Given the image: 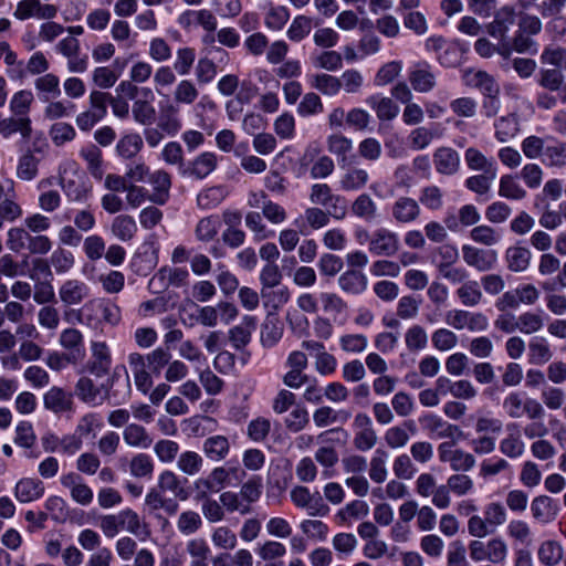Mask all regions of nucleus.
<instances>
[{
  "mask_svg": "<svg viewBox=\"0 0 566 566\" xmlns=\"http://www.w3.org/2000/svg\"><path fill=\"white\" fill-rule=\"evenodd\" d=\"M536 83L542 88L535 98L539 109L551 111L558 102L566 104V76L563 71L542 67L537 73Z\"/></svg>",
  "mask_w": 566,
  "mask_h": 566,
  "instance_id": "obj_1",
  "label": "nucleus"
},
{
  "mask_svg": "<svg viewBox=\"0 0 566 566\" xmlns=\"http://www.w3.org/2000/svg\"><path fill=\"white\" fill-rule=\"evenodd\" d=\"M99 528L108 537H115L120 531H126L135 536H148L147 523L132 509H125L116 514H107L99 517Z\"/></svg>",
  "mask_w": 566,
  "mask_h": 566,
  "instance_id": "obj_2",
  "label": "nucleus"
},
{
  "mask_svg": "<svg viewBox=\"0 0 566 566\" xmlns=\"http://www.w3.org/2000/svg\"><path fill=\"white\" fill-rule=\"evenodd\" d=\"M291 501L298 507L306 510L310 516H326L329 513V506L324 502L319 492L311 493L308 488L303 485L294 486L290 492Z\"/></svg>",
  "mask_w": 566,
  "mask_h": 566,
  "instance_id": "obj_3",
  "label": "nucleus"
},
{
  "mask_svg": "<svg viewBox=\"0 0 566 566\" xmlns=\"http://www.w3.org/2000/svg\"><path fill=\"white\" fill-rule=\"evenodd\" d=\"M282 274L280 269L274 263H268L260 273V281L262 283L261 297L264 301V305H268L271 296H276L277 302L274 303L275 306H281L289 301V291L287 289H280L277 291L271 290L274 286H277L281 282Z\"/></svg>",
  "mask_w": 566,
  "mask_h": 566,
  "instance_id": "obj_4",
  "label": "nucleus"
},
{
  "mask_svg": "<svg viewBox=\"0 0 566 566\" xmlns=\"http://www.w3.org/2000/svg\"><path fill=\"white\" fill-rule=\"evenodd\" d=\"M446 323L454 329L468 328L471 332H483L489 326L488 317L481 312L451 310L446 313Z\"/></svg>",
  "mask_w": 566,
  "mask_h": 566,
  "instance_id": "obj_5",
  "label": "nucleus"
},
{
  "mask_svg": "<svg viewBox=\"0 0 566 566\" xmlns=\"http://www.w3.org/2000/svg\"><path fill=\"white\" fill-rule=\"evenodd\" d=\"M60 483L64 489L70 492V497L81 506H88L92 504L94 493L91 486L85 483L82 475L77 472H67L60 476Z\"/></svg>",
  "mask_w": 566,
  "mask_h": 566,
  "instance_id": "obj_6",
  "label": "nucleus"
},
{
  "mask_svg": "<svg viewBox=\"0 0 566 566\" xmlns=\"http://www.w3.org/2000/svg\"><path fill=\"white\" fill-rule=\"evenodd\" d=\"M84 311L96 314L99 313L102 315V318H98L97 316L90 314L87 315L88 322L102 321L106 324L115 326L120 322L122 318L119 306L108 298H93L85 303L82 308V312Z\"/></svg>",
  "mask_w": 566,
  "mask_h": 566,
  "instance_id": "obj_7",
  "label": "nucleus"
},
{
  "mask_svg": "<svg viewBox=\"0 0 566 566\" xmlns=\"http://www.w3.org/2000/svg\"><path fill=\"white\" fill-rule=\"evenodd\" d=\"M368 250L378 256H392L399 251V238L386 228L375 230L369 239Z\"/></svg>",
  "mask_w": 566,
  "mask_h": 566,
  "instance_id": "obj_8",
  "label": "nucleus"
},
{
  "mask_svg": "<svg viewBox=\"0 0 566 566\" xmlns=\"http://www.w3.org/2000/svg\"><path fill=\"white\" fill-rule=\"evenodd\" d=\"M420 422L424 430L439 439H450L458 442L464 437L459 426L450 423L437 415H426L420 418Z\"/></svg>",
  "mask_w": 566,
  "mask_h": 566,
  "instance_id": "obj_9",
  "label": "nucleus"
},
{
  "mask_svg": "<svg viewBox=\"0 0 566 566\" xmlns=\"http://www.w3.org/2000/svg\"><path fill=\"white\" fill-rule=\"evenodd\" d=\"M408 80L418 93H429L437 85V76L432 65L427 61L415 63L409 71Z\"/></svg>",
  "mask_w": 566,
  "mask_h": 566,
  "instance_id": "obj_10",
  "label": "nucleus"
},
{
  "mask_svg": "<svg viewBox=\"0 0 566 566\" xmlns=\"http://www.w3.org/2000/svg\"><path fill=\"white\" fill-rule=\"evenodd\" d=\"M462 258L468 266L479 272L492 270L497 262L496 251L484 250L469 244L462 247Z\"/></svg>",
  "mask_w": 566,
  "mask_h": 566,
  "instance_id": "obj_11",
  "label": "nucleus"
},
{
  "mask_svg": "<svg viewBox=\"0 0 566 566\" xmlns=\"http://www.w3.org/2000/svg\"><path fill=\"white\" fill-rule=\"evenodd\" d=\"M392 219L400 224H409L417 221L421 214L419 202L407 196L398 197L390 208Z\"/></svg>",
  "mask_w": 566,
  "mask_h": 566,
  "instance_id": "obj_12",
  "label": "nucleus"
},
{
  "mask_svg": "<svg viewBox=\"0 0 566 566\" xmlns=\"http://www.w3.org/2000/svg\"><path fill=\"white\" fill-rule=\"evenodd\" d=\"M44 492V483L38 478H22L15 483L13 489L14 497L22 504L42 499Z\"/></svg>",
  "mask_w": 566,
  "mask_h": 566,
  "instance_id": "obj_13",
  "label": "nucleus"
},
{
  "mask_svg": "<svg viewBox=\"0 0 566 566\" xmlns=\"http://www.w3.org/2000/svg\"><path fill=\"white\" fill-rule=\"evenodd\" d=\"M90 295L88 285L77 279H69L59 289V297L65 306L81 304Z\"/></svg>",
  "mask_w": 566,
  "mask_h": 566,
  "instance_id": "obj_14",
  "label": "nucleus"
},
{
  "mask_svg": "<svg viewBox=\"0 0 566 566\" xmlns=\"http://www.w3.org/2000/svg\"><path fill=\"white\" fill-rule=\"evenodd\" d=\"M128 365L133 373L136 388L144 395L150 391L153 379L150 371L147 370L146 357L139 353H130L128 355Z\"/></svg>",
  "mask_w": 566,
  "mask_h": 566,
  "instance_id": "obj_15",
  "label": "nucleus"
},
{
  "mask_svg": "<svg viewBox=\"0 0 566 566\" xmlns=\"http://www.w3.org/2000/svg\"><path fill=\"white\" fill-rule=\"evenodd\" d=\"M515 9L511 6H503L495 14L492 22L486 27L488 33L499 40H504L510 28L515 23Z\"/></svg>",
  "mask_w": 566,
  "mask_h": 566,
  "instance_id": "obj_16",
  "label": "nucleus"
},
{
  "mask_svg": "<svg viewBox=\"0 0 566 566\" xmlns=\"http://www.w3.org/2000/svg\"><path fill=\"white\" fill-rule=\"evenodd\" d=\"M218 165V157L214 153L205 151L198 155L189 165L181 170L182 175H188L196 179H205Z\"/></svg>",
  "mask_w": 566,
  "mask_h": 566,
  "instance_id": "obj_17",
  "label": "nucleus"
},
{
  "mask_svg": "<svg viewBox=\"0 0 566 566\" xmlns=\"http://www.w3.org/2000/svg\"><path fill=\"white\" fill-rule=\"evenodd\" d=\"M506 436L500 441V452L509 459H518L525 452V443L522 440L516 423H510L506 427Z\"/></svg>",
  "mask_w": 566,
  "mask_h": 566,
  "instance_id": "obj_18",
  "label": "nucleus"
},
{
  "mask_svg": "<svg viewBox=\"0 0 566 566\" xmlns=\"http://www.w3.org/2000/svg\"><path fill=\"white\" fill-rule=\"evenodd\" d=\"M93 359L87 364V370L95 377H104L108 374L112 359L107 345L104 342L92 343Z\"/></svg>",
  "mask_w": 566,
  "mask_h": 566,
  "instance_id": "obj_19",
  "label": "nucleus"
},
{
  "mask_svg": "<svg viewBox=\"0 0 566 566\" xmlns=\"http://www.w3.org/2000/svg\"><path fill=\"white\" fill-rule=\"evenodd\" d=\"M178 23L184 29H189L191 25L198 24L207 32H214L217 30V18L207 9L187 10L179 15Z\"/></svg>",
  "mask_w": 566,
  "mask_h": 566,
  "instance_id": "obj_20",
  "label": "nucleus"
},
{
  "mask_svg": "<svg viewBox=\"0 0 566 566\" xmlns=\"http://www.w3.org/2000/svg\"><path fill=\"white\" fill-rule=\"evenodd\" d=\"M558 504L548 495H538L531 503L532 516L541 523L553 522L558 514Z\"/></svg>",
  "mask_w": 566,
  "mask_h": 566,
  "instance_id": "obj_21",
  "label": "nucleus"
},
{
  "mask_svg": "<svg viewBox=\"0 0 566 566\" xmlns=\"http://www.w3.org/2000/svg\"><path fill=\"white\" fill-rule=\"evenodd\" d=\"M338 287L347 294L359 295L367 289V276L355 269L343 272L337 280Z\"/></svg>",
  "mask_w": 566,
  "mask_h": 566,
  "instance_id": "obj_22",
  "label": "nucleus"
},
{
  "mask_svg": "<svg viewBox=\"0 0 566 566\" xmlns=\"http://www.w3.org/2000/svg\"><path fill=\"white\" fill-rule=\"evenodd\" d=\"M469 86L478 88L483 96L500 95V86L495 78L485 71H468L464 75Z\"/></svg>",
  "mask_w": 566,
  "mask_h": 566,
  "instance_id": "obj_23",
  "label": "nucleus"
},
{
  "mask_svg": "<svg viewBox=\"0 0 566 566\" xmlns=\"http://www.w3.org/2000/svg\"><path fill=\"white\" fill-rule=\"evenodd\" d=\"M20 133L23 139H29L32 134L31 118L29 116H11L7 118L0 117V134L4 138Z\"/></svg>",
  "mask_w": 566,
  "mask_h": 566,
  "instance_id": "obj_24",
  "label": "nucleus"
},
{
  "mask_svg": "<svg viewBox=\"0 0 566 566\" xmlns=\"http://www.w3.org/2000/svg\"><path fill=\"white\" fill-rule=\"evenodd\" d=\"M157 126L166 135L176 136L182 127L178 105L169 103L161 107Z\"/></svg>",
  "mask_w": 566,
  "mask_h": 566,
  "instance_id": "obj_25",
  "label": "nucleus"
},
{
  "mask_svg": "<svg viewBox=\"0 0 566 566\" xmlns=\"http://www.w3.org/2000/svg\"><path fill=\"white\" fill-rule=\"evenodd\" d=\"M147 180L154 188L153 193L149 195V200L158 205H164L168 199L169 189L171 186L169 174L165 170H156L149 174Z\"/></svg>",
  "mask_w": 566,
  "mask_h": 566,
  "instance_id": "obj_26",
  "label": "nucleus"
},
{
  "mask_svg": "<svg viewBox=\"0 0 566 566\" xmlns=\"http://www.w3.org/2000/svg\"><path fill=\"white\" fill-rule=\"evenodd\" d=\"M433 161L438 172L453 175L459 169L460 157L454 149L440 147L433 154Z\"/></svg>",
  "mask_w": 566,
  "mask_h": 566,
  "instance_id": "obj_27",
  "label": "nucleus"
},
{
  "mask_svg": "<svg viewBox=\"0 0 566 566\" xmlns=\"http://www.w3.org/2000/svg\"><path fill=\"white\" fill-rule=\"evenodd\" d=\"M186 553L190 557L189 566H209L211 549L203 537H192L186 543Z\"/></svg>",
  "mask_w": 566,
  "mask_h": 566,
  "instance_id": "obj_28",
  "label": "nucleus"
},
{
  "mask_svg": "<svg viewBox=\"0 0 566 566\" xmlns=\"http://www.w3.org/2000/svg\"><path fill=\"white\" fill-rule=\"evenodd\" d=\"M43 405L54 413L65 412L72 408V396L60 387H52L44 394Z\"/></svg>",
  "mask_w": 566,
  "mask_h": 566,
  "instance_id": "obj_29",
  "label": "nucleus"
},
{
  "mask_svg": "<svg viewBox=\"0 0 566 566\" xmlns=\"http://www.w3.org/2000/svg\"><path fill=\"white\" fill-rule=\"evenodd\" d=\"M366 103L375 111L377 118L381 122H389L399 114L398 105L390 98L377 94L367 97Z\"/></svg>",
  "mask_w": 566,
  "mask_h": 566,
  "instance_id": "obj_30",
  "label": "nucleus"
},
{
  "mask_svg": "<svg viewBox=\"0 0 566 566\" xmlns=\"http://www.w3.org/2000/svg\"><path fill=\"white\" fill-rule=\"evenodd\" d=\"M256 327V319L253 316L245 315L241 324L234 326L229 332V338L235 349H242L251 340V334Z\"/></svg>",
  "mask_w": 566,
  "mask_h": 566,
  "instance_id": "obj_31",
  "label": "nucleus"
},
{
  "mask_svg": "<svg viewBox=\"0 0 566 566\" xmlns=\"http://www.w3.org/2000/svg\"><path fill=\"white\" fill-rule=\"evenodd\" d=\"M542 65L552 70L566 71V48L558 44H548L543 48L539 54Z\"/></svg>",
  "mask_w": 566,
  "mask_h": 566,
  "instance_id": "obj_32",
  "label": "nucleus"
},
{
  "mask_svg": "<svg viewBox=\"0 0 566 566\" xmlns=\"http://www.w3.org/2000/svg\"><path fill=\"white\" fill-rule=\"evenodd\" d=\"M124 442L132 448L148 449L153 439L147 430L138 423H129L123 431Z\"/></svg>",
  "mask_w": 566,
  "mask_h": 566,
  "instance_id": "obj_33",
  "label": "nucleus"
},
{
  "mask_svg": "<svg viewBox=\"0 0 566 566\" xmlns=\"http://www.w3.org/2000/svg\"><path fill=\"white\" fill-rule=\"evenodd\" d=\"M553 357V352L548 340L544 337L535 336L528 343V361L532 365H544Z\"/></svg>",
  "mask_w": 566,
  "mask_h": 566,
  "instance_id": "obj_34",
  "label": "nucleus"
},
{
  "mask_svg": "<svg viewBox=\"0 0 566 566\" xmlns=\"http://www.w3.org/2000/svg\"><path fill=\"white\" fill-rule=\"evenodd\" d=\"M34 87L43 102H50L61 95L60 80L52 73L38 77L34 82Z\"/></svg>",
  "mask_w": 566,
  "mask_h": 566,
  "instance_id": "obj_35",
  "label": "nucleus"
},
{
  "mask_svg": "<svg viewBox=\"0 0 566 566\" xmlns=\"http://www.w3.org/2000/svg\"><path fill=\"white\" fill-rule=\"evenodd\" d=\"M507 269L512 272H523L530 266L531 251L527 248L513 245L505 252Z\"/></svg>",
  "mask_w": 566,
  "mask_h": 566,
  "instance_id": "obj_36",
  "label": "nucleus"
},
{
  "mask_svg": "<svg viewBox=\"0 0 566 566\" xmlns=\"http://www.w3.org/2000/svg\"><path fill=\"white\" fill-rule=\"evenodd\" d=\"M326 144L328 151L337 157L340 166L348 164V154L353 149L352 139L342 134H333L327 137Z\"/></svg>",
  "mask_w": 566,
  "mask_h": 566,
  "instance_id": "obj_37",
  "label": "nucleus"
},
{
  "mask_svg": "<svg viewBox=\"0 0 566 566\" xmlns=\"http://www.w3.org/2000/svg\"><path fill=\"white\" fill-rule=\"evenodd\" d=\"M111 232L120 241H130L137 232V224L133 217L119 214L113 219Z\"/></svg>",
  "mask_w": 566,
  "mask_h": 566,
  "instance_id": "obj_38",
  "label": "nucleus"
},
{
  "mask_svg": "<svg viewBox=\"0 0 566 566\" xmlns=\"http://www.w3.org/2000/svg\"><path fill=\"white\" fill-rule=\"evenodd\" d=\"M352 417V412L345 409L334 410L328 406L321 407L313 415L314 423L322 428L335 422H346Z\"/></svg>",
  "mask_w": 566,
  "mask_h": 566,
  "instance_id": "obj_39",
  "label": "nucleus"
},
{
  "mask_svg": "<svg viewBox=\"0 0 566 566\" xmlns=\"http://www.w3.org/2000/svg\"><path fill=\"white\" fill-rule=\"evenodd\" d=\"M176 467L181 473L195 476L202 470L203 458L196 451L187 450L178 454Z\"/></svg>",
  "mask_w": 566,
  "mask_h": 566,
  "instance_id": "obj_40",
  "label": "nucleus"
},
{
  "mask_svg": "<svg viewBox=\"0 0 566 566\" xmlns=\"http://www.w3.org/2000/svg\"><path fill=\"white\" fill-rule=\"evenodd\" d=\"M455 294L461 304L465 307H475L483 300V293L478 281L468 280L457 291Z\"/></svg>",
  "mask_w": 566,
  "mask_h": 566,
  "instance_id": "obj_41",
  "label": "nucleus"
},
{
  "mask_svg": "<svg viewBox=\"0 0 566 566\" xmlns=\"http://www.w3.org/2000/svg\"><path fill=\"white\" fill-rule=\"evenodd\" d=\"M202 450L210 460L221 461L228 455L230 443L224 436H213L205 440Z\"/></svg>",
  "mask_w": 566,
  "mask_h": 566,
  "instance_id": "obj_42",
  "label": "nucleus"
},
{
  "mask_svg": "<svg viewBox=\"0 0 566 566\" xmlns=\"http://www.w3.org/2000/svg\"><path fill=\"white\" fill-rule=\"evenodd\" d=\"M368 172L363 168H349L342 176L339 187L344 191H357L368 182Z\"/></svg>",
  "mask_w": 566,
  "mask_h": 566,
  "instance_id": "obj_43",
  "label": "nucleus"
},
{
  "mask_svg": "<svg viewBox=\"0 0 566 566\" xmlns=\"http://www.w3.org/2000/svg\"><path fill=\"white\" fill-rule=\"evenodd\" d=\"M59 342L70 354H75L78 360L84 356L83 335L78 329L71 327L62 331Z\"/></svg>",
  "mask_w": 566,
  "mask_h": 566,
  "instance_id": "obj_44",
  "label": "nucleus"
},
{
  "mask_svg": "<svg viewBox=\"0 0 566 566\" xmlns=\"http://www.w3.org/2000/svg\"><path fill=\"white\" fill-rule=\"evenodd\" d=\"M388 452L384 449H376L374 455L370 460L369 468V478L375 483H382L386 481L388 471H387V461H388Z\"/></svg>",
  "mask_w": 566,
  "mask_h": 566,
  "instance_id": "obj_45",
  "label": "nucleus"
},
{
  "mask_svg": "<svg viewBox=\"0 0 566 566\" xmlns=\"http://www.w3.org/2000/svg\"><path fill=\"white\" fill-rule=\"evenodd\" d=\"M499 196L509 200H522L526 197V190L512 175H504L500 178Z\"/></svg>",
  "mask_w": 566,
  "mask_h": 566,
  "instance_id": "obj_46",
  "label": "nucleus"
},
{
  "mask_svg": "<svg viewBox=\"0 0 566 566\" xmlns=\"http://www.w3.org/2000/svg\"><path fill=\"white\" fill-rule=\"evenodd\" d=\"M158 488L163 491L171 492L176 497L180 500H186L188 497V494L181 484V480L175 472L170 470H165L159 474Z\"/></svg>",
  "mask_w": 566,
  "mask_h": 566,
  "instance_id": "obj_47",
  "label": "nucleus"
},
{
  "mask_svg": "<svg viewBox=\"0 0 566 566\" xmlns=\"http://www.w3.org/2000/svg\"><path fill=\"white\" fill-rule=\"evenodd\" d=\"M538 559L545 566L557 565L564 555L562 545L556 541L543 542L538 548Z\"/></svg>",
  "mask_w": 566,
  "mask_h": 566,
  "instance_id": "obj_48",
  "label": "nucleus"
},
{
  "mask_svg": "<svg viewBox=\"0 0 566 566\" xmlns=\"http://www.w3.org/2000/svg\"><path fill=\"white\" fill-rule=\"evenodd\" d=\"M405 344L410 353L423 350L428 345V334L420 325L410 326L405 333Z\"/></svg>",
  "mask_w": 566,
  "mask_h": 566,
  "instance_id": "obj_49",
  "label": "nucleus"
},
{
  "mask_svg": "<svg viewBox=\"0 0 566 566\" xmlns=\"http://www.w3.org/2000/svg\"><path fill=\"white\" fill-rule=\"evenodd\" d=\"M486 552V560L492 564L504 565L507 555H509V546L506 542L500 537H492L486 542L485 546Z\"/></svg>",
  "mask_w": 566,
  "mask_h": 566,
  "instance_id": "obj_50",
  "label": "nucleus"
},
{
  "mask_svg": "<svg viewBox=\"0 0 566 566\" xmlns=\"http://www.w3.org/2000/svg\"><path fill=\"white\" fill-rule=\"evenodd\" d=\"M494 128L495 138L501 143L507 142L518 132V120L516 115L509 114L506 116H502L499 120L495 122Z\"/></svg>",
  "mask_w": 566,
  "mask_h": 566,
  "instance_id": "obj_51",
  "label": "nucleus"
},
{
  "mask_svg": "<svg viewBox=\"0 0 566 566\" xmlns=\"http://www.w3.org/2000/svg\"><path fill=\"white\" fill-rule=\"evenodd\" d=\"M221 227L218 216H209L200 219L196 226V238L202 242H209L214 239Z\"/></svg>",
  "mask_w": 566,
  "mask_h": 566,
  "instance_id": "obj_52",
  "label": "nucleus"
},
{
  "mask_svg": "<svg viewBox=\"0 0 566 566\" xmlns=\"http://www.w3.org/2000/svg\"><path fill=\"white\" fill-rule=\"evenodd\" d=\"M543 161L549 167L566 166V143L555 140L552 145L545 146Z\"/></svg>",
  "mask_w": 566,
  "mask_h": 566,
  "instance_id": "obj_53",
  "label": "nucleus"
},
{
  "mask_svg": "<svg viewBox=\"0 0 566 566\" xmlns=\"http://www.w3.org/2000/svg\"><path fill=\"white\" fill-rule=\"evenodd\" d=\"M464 160L471 170L490 171L496 169L493 159L486 158L478 148L469 147L464 151Z\"/></svg>",
  "mask_w": 566,
  "mask_h": 566,
  "instance_id": "obj_54",
  "label": "nucleus"
},
{
  "mask_svg": "<svg viewBox=\"0 0 566 566\" xmlns=\"http://www.w3.org/2000/svg\"><path fill=\"white\" fill-rule=\"evenodd\" d=\"M81 156L87 163V170L95 178L101 180L104 175L102 165V151L95 145H90L81 150Z\"/></svg>",
  "mask_w": 566,
  "mask_h": 566,
  "instance_id": "obj_55",
  "label": "nucleus"
},
{
  "mask_svg": "<svg viewBox=\"0 0 566 566\" xmlns=\"http://www.w3.org/2000/svg\"><path fill=\"white\" fill-rule=\"evenodd\" d=\"M496 178V169L483 171V174L474 175L465 180V187L476 195H485L490 191L492 182Z\"/></svg>",
  "mask_w": 566,
  "mask_h": 566,
  "instance_id": "obj_56",
  "label": "nucleus"
},
{
  "mask_svg": "<svg viewBox=\"0 0 566 566\" xmlns=\"http://www.w3.org/2000/svg\"><path fill=\"white\" fill-rule=\"evenodd\" d=\"M142 148L143 139L135 133L123 136L116 145L117 154L125 159L135 157Z\"/></svg>",
  "mask_w": 566,
  "mask_h": 566,
  "instance_id": "obj_57",
  "label": "nucleus"
},
{
  "mask_svg": "<svg viewBox=\"0 0 566 566\" xmlns=\"http://www.w3.org/2000/svg\"><path fill=\"white\" fill-rule=\"evenodd\" d=\"M202 526V518L199 513L188 510L182 512L177 520V530L186 536L197 533Z\"/></svg>",
  "mask_w": 566,
  "mask_h": 566,
  "instance_id": "obj_58",
  "label": "nucleus"
},
{
  "mask_svg": "<svg viewBox=\"0 0 566 566\" xmlns=\"http://www.w3.org/2000/svg\"><path fill=\"white\" fill-rule=\"evenodd\" d=\"M312 31V18L300 14L296 15L289 29H287V38L293 42H300L305 39Z\"/></svg>",
  "mask_w": 566,
  "mask_h": 566,
  "instance_id": "obj_59",
  "label": "nucleus"
},
{
  "mask_svg": "<svg viewBox=\"0 0 566 566\" xmlns=\"http://www.w3.org/2000/svg\"><path fill=\"white\" fill-rule=\"evenodd\" d=\"M154 468V461L146 453L135 454L129 462V472L135 478H150Z\"/></svg>",
  "mask_w": 566,
  "mask_h": 566,
  "instance_id": "obj_60",
  "label": "nucleus"
},
{
  "mask_svg": "<svg viewBox=\"0 0 566 566\" xmlns=\"http://www.w3.org/2000/svg\"><path fill=\"white\" fill-rule=\"evenodd\" d=\"M199 92L189 80H181L174 91V104L191 105L198 98Z\"/></svg>",
  "mask_w": 566,
  "mask_h": 566,
  "instance_id": "obj_61",
  "label": "nucleus"
},
{
  "mask_svg": "<svg viewBox=\"0 0 566 566\" xmlns=\"http://www.w3.org/2000/svg\"><path fill=\"white\" fill-rule=\"evenodd\" d=\"M352 211L355 216L370 221L376 217L377 206L369 195L361 193L353 202Z\"/></svg>",
  "mask_w": 566,
  "mask_h": 566,
  "instance_id": "obj_62",
  "label": "nucleus"
},
{
  "mask_svg": "<svg viewBox=\"0 0 566 566\" xmlns=\"http://www.w3.org/2000/svg\"><path fill=\"white\" fill-rule=\"evenodd\" d=\"M211 542L217 548L231 551L235 548L238 538L235 533L228 526H218L212 531Z\"/></svg>",
  "mask_w": 566,
  "mask_h": 566,
  "instance_id": "obj_63",
  "label": "nucleus"
},
{
  "mask_svg": "<svg viewBox=\"0 0 566 566\" xmlns=\"http://www.w3.org/2000/svg\"><path fill=\"white\" fill-rule=\"evenodd\" d=\"M312 86L324 95L334 96L339 93V77L322 73L312 77Z\"/></svg>",
  "mask_w": 566,
  "mask_h": 566,
  "instance_id": "obj_64",
  "label": "nucleus"
}]
</instances>
